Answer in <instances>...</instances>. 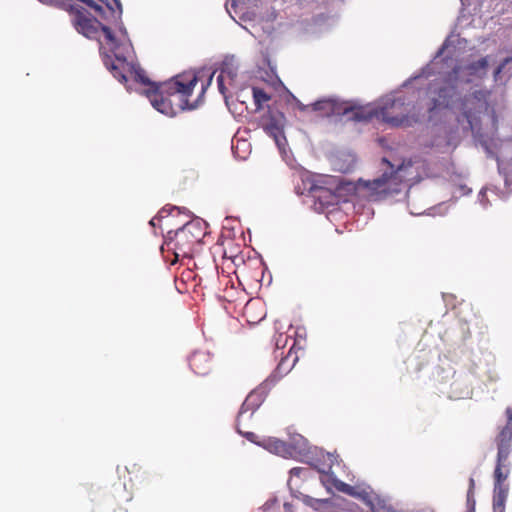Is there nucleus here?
Instances as JSON below:
<instances>
[{
    "label": "nucleus",
    "mask_w": 512,
    "mask_h": 512,
    "mask_svg": "<svg viewBox=\"0 0 512 512\" xmlns=\"http://www.w3.org/2000/svg\"><path fill=\"white\" fill-rule=\"evenodd\" d=\"M506 499V491L501 486H495V496L493 500V507L495 510H500L504 507Z\"/></svg>",
    "instance_id": "nucleus-18"
},
{
    "label": "nucleus",
    "mask_w": 512,
    "mask_h": 512,
    "mask_svg": "<svg viewBox=\"0 0 512 512\" xmlns=\"http://www.w3.org/2000/svg\"><path fill=\"white\" fill-rule=\"evenodd\" d=\"M253 395H250L247 397L245 402L243 403L239 416L242 417L244 413L251 407L253 409V403H252Z\"/></svg>",
    "instance_id": "nucleus-21"
},
{
    "label": "nucleus",
    "mask_w": 512,
    "mask_h": 512,
    "mask_svg": "<svg viewBox=\"0 0 512 512\" xmlns=\"http://www.w3.org/2000/svg\"><path fill=\"white\" fill-rule=\"evenodd\" d=\"M73 24L76 30L85 37L97 40L101 46H108L114 54L115 60L111 63L105 60V65L120 82H125L128 76L134 77L141 83L148 81L144 77V70L131 59L133 48L125 27L121 26L119 35L116 36L108 27L103 26L84 10L76 11Z\"/></svg>",
    "instance_id": "nucleus-2"
},
{
    "label": "nucleus",
    "mask_w": 512,
    "mask_h": 512,
    "mask_svg": "<svg viewBox=\"0 0 512 512\" xmlns=\"http://www.w3.org/2000/svg\"><path fill=\"white\" fill-rule=\"evenodd\" d=\"M244 435H245V437H246L248 440H250L251 442L256 443V435H255L254 433H252V432H247V433H245ZM258 443H259V442H257V444H258Z\"/></svg>",
    "instance_id": "nucleus-23"
},
{
    "label": "nucleus",
    "mask_w": 512,
    "mask_h": 512,
    "mask_svg": "<svg viewBox=\"0 0 512 512\" xmlns=\"http://www.w3.org/2000/svg\"><path fill=\"white\" fill-rule=\"evenodd\" d=\"M266 134L271 137L281 153L285 152L286 138L283 133V129L278 121L273 118L264 128Z\"/></svg>",
    "instance_id": "nucleus-11"
},
{
    "label": "nucleus",
    "mask_w": 512,
    "mask_h": 512,
    "mask_svg": "<svg viewBox=\"0 0 512 512\" xmlns=\"http://www.w3.org/2000/svg\"><path fill=\"white\" fill-rule=\"evenodd\" d=\"M258 445L262 446L266 450L282 457H292L293 452L291 448L283 441L276 438L264 439Z\"/></svg>",
    "instance_id": "nucleus-12"
},
{
    "label": "nucleus",
    "mask_w": 512,
    "mask_h": 512,
    "mask_svg": "<svg viewBox=\"0 0 512 512\" xmlns=\"http://www.w3.org/2000/svg\"><path fill=\"white\" fill-rule=\"evenodd\" d=\"M465 42L458 35H450L434 58L432 66L440 61H445L447 66L449 62L457 61V64L445 79L429 82L425 92L430 101L428 110L447 108L457 114L462 130L471 131L488 154L497 155L498 169L505 183L512 184V140L501 141L499 147L494 143L496 118L489 100L490 92L479 89L492 58L458 61L460 45Z\"/></svg>",
    "instance_id": "nucleus-1"
},
{
    "label": "nucleus",
    "mask_w": 512,
    "mask_h": 512,
    "mask_svg": "<svg viewBox=\"0 0 512 512\" xmlns=\"http://www.w3.org/2000/svg\"><path fill=\"white\" fill-rule=\"evenodd\" d=\"M485 198H486V191L482 190L479 194V201L483 204V206H486Z\"/></svg>",
    "instance_id": "nucleus-24"
},
{
    "label": "nucleus",
    "mask_w": 512,
    "mask_h": 512,
    "mask_svg": "<svg viewBox=\"0 0 512 512\" xmlns=\"http://www.w3.org/2000/svg\"><path fill=\"white\" fill-rule=\"evenodd\" d=\"M507 424L498 436V454H500V459H508L511 452V442H512V409L507 408Z\"/></svg>",
    "instance_id": "nucleus-9"
},
{
    "label": "nucleus",
    "mask_w": 512,
    "mask_h": 512,
    "mask_svg": "<svg viewBox=\"0 0 512 512\" xmlns=\"http://www.w3.org/2000/svg\"><path fill=\"white\" fill-rule=\"evenodd\" d=\"M284 362H285V361L283 360V361L278 365L277 370H278L279 372H285V373H286V372H288V369H285V368H284Z\"/></svg>",
    "instance_id": "nucleus-26"
},
{
    "label": "nucleus",
    "mask_w": 512,
    "mask_h": 512,
    "mask_svg": "<svg viewBox=\"0 0 512 512\" xmlns=\"http://www.w3.org/2000/svg\"><path fill=\"white\" fill-rule=\"evenodd\" d=\"M353 119L366 121L372 118L381 120L391 127H410L424 117L416 105L398 94H390L381 98L376 104L352 107Z\"/></svg>",
    "instance_id": "nucleus-4"
},
{
    "label": "nucleus",
    "mask_w": 512,
    "mask_h": 512,
    "mask_svg": "<svg viewBox=\"0 0 512 512\" xmlns=\"http://www.w3.org/2000/svg\"><path fill=\"white\" fill-rule=\"evenodd\" d=\"M293 456H300L303 461L314 466L320 473H330L336 456L334 454H324L317 447H310L308 441L301 435L292 438L291 444L288 445Z\"/></svg>",
    "instance_id": "nucleus-7"
},
{
    "label": "nucleus",
    "mask_w": 512,
    "mask_h": 512,
    "mask_svg": "<svg viewBox=\"0 0 512 512\" xmlns=\"http://www.w3.org/2000/svg\"><path fill=\"white\" fill-rule=\"evenodd\" d=\"M270 0H230L226 10L233 20L240 21H272L276 18L273 8H268Z\"/></svg>",
    "instance_id": "nucleus-6"
},
{
    "label": "nucleus",
    "mask_w": 512,
    "mask_h": 512,
    "mask_svg": "<svg viewBox=\"0 0 512 512\" xmlns=\"http://www.w3.org/2000/svg\"><path fill=\"white\" fill-rule=\"evenodd\" d=\"M334 486L338 491L362 500L372 512L381 510L389 512L390 510L387 500L375 493L369 486H351L337 479L334 480Z\"/></svg>",
    "instance_id": "nucleus-8"
},
{
    "label": "nucleus",
    "mask_w": 512,
    "mask_h": 512,
    "mask_svg": "<svg viewBox=\"0 0 512 512\" xmlns=\"http://www.w3.org/2000/svg\"><path fill=\"white\" fill-rule=\"evenodd\" d=\"M345 159L336 158L333 160V166L335 170L342 173L351 171L355 166V157L351 154L343 155Z\"/></svg>",
    "instance_id": "nucleus-16"
},
{
    "label": "nucleus",
    "mask_w": 512,
    "mask_h": 512,
    "mask_svg": "<svg viewBox=\"0 0 512 512\" xmlns=\"http://www.w3.org/2000/svg\"><path fill=\"white\" fill-rule=\"evenodd\" d=\"M302 501L310 508L314 510L325 509L327 502L321 499H314L309 496H303Z\"/></svg>",
    "instance_id": "nucleus-20"
},
{
    "label": "nucleus",
    "mask_w": 512,
    "mask_h": 512,
    "mask_svg": "<svg viewBox=\"0 0 512 512\" xmlns=\"http://www.w3.org/2000/svg\"><path fill=\"white\" fill-rule=\"evenodd\" d=\"M352 107H358L357 105H345L343 108L338 107V105L332 100H322L317 101L313 104V109L316 111H322L324 115L330 114H340L344 115L351 113V118H353Z\"/></svg>",
    "instance_id": "nucleus-10"
},
{
    "label": "nucleus",
    "mask_w": 512,
    "mask_h": 512,
    "mask_svg": "<svg viewBox=\"0 0 512 512\" xmlns=\"http://www.w3.org/2000/svg\"><path fill=\"white\" fill-rule=\"evenodd\" d=\"M40 1H41V2H43V3H46V2H47V0H40Z\"/></svg>",
    "instance_id": "nucleus-31"
},
{
    "label": "nucleus",
    "mask_w": 512,
    "mask_h": 512,
    "mask_svg": "<svg viewBox=\"0 0 512 512\" xmlns=\"http://www.w3.org/2000/svg\"><path fill=\"white\" fill-rule=\"evenodd\" d=\"M201 355H194L193 358H192V361H191V366L193 369L196 370V362H197V358L200 357Z\"/></svg>",
    "instance_id": "nucleus-27"
},
{
    "label": "nucleus",
    "mask_w": 512,
    "mask_h": 512,
    "mask_svg": "<svg viewBox=\"0 0 512 512\" xmlns=\"http://www.w3.org/2000/svg\"><path fill=\"white\" fill-rule=\"evenodd\" d=\"M431 68H427L423 70L422 74L415 76L414 78H411L409 81H407L404 85H412L413 87H419L425 85V82L430 75Z\"/></svg>",
    "instance_id": "nucleus-19"
},
{
    "label": "nucleus",
    "mask_w": 512,
    "mask_h": 512,
    "mask_svg": "<svg viewBox=\"0 0 512 512\" xmlns=\"http://www.w3.org/2000/svg\"><path fill=\"white\" fill-rule=\"evenodd\" d=\"M495 82H503L505 78L512 76V57L505 58L493 72Z\"/></svg>",
    "instance_id": "nucleus-15"
},
{
    "label": "nucleus",
    "mask_w": 512,
    "mask_h": 512,
    "mask_svg": "<svg viewBox=\"0 0 512 512\" xmlns=\"http://www.w3.org/2000/svg\"><path fill=\"white\" fill-rule=\"evenodd\" d=\"M507 461L508 459H500V454H497V465L494 473L496 479L495 486H501V482L507 478Z\"/></svg>",
    "instance_id": "nucleus-17"
},
{
    "label": "nucleus",
    "mask_w": 512,
    "mask_h": 512,
    "mask_svg": "<svg viewBox=\"0 0 512 512\" xmlns=\"http://www.w3.org/2000/svg\"><path fill=\"white\" fill-rule=\"evenodd\" d=\"M235 58L233 56L227 57L223 62L221 74L217 77V83L221 94H225V87L223 84L224 76L229 77L233 80L237 75V68L234 65Z\"/></svg>",
    "instance_id": "nucleus-13"
},
{
    "label": "nucleus",
    "mask_w": 512,
    "mask_h": 512,
    "mask_svg": "<svg viewBox=\"0 0 512 512\" xmlns=\"http://www.w3.org/2000/svg\"><path fill=\"white\" fill-rule=\"evenodd\" d=\"M443 133L444 135H437L431 145L441 152H448L451 148L456 146L458 136L456 133L447 134L446 130H444Z\"/></svg>",
    "instance_id": "nucleus-14"
},
{
    "label": "nucleus",
    "mask_w": 512,
    "mask_h": 512,
    "mask_svg": "<svg viewBox=\"0 0 512 512\" xmlns=\"http://www.w3.org/2000/svg\"><path fill=\"white\" fill-rule=\"evenodd\" d=\"M390 172H384L379 178L372 181L359 179L357 182L350 181L345 177H328L326 184L329 189L339 198L355 195L359 199L368 201H379L387 196L400 192L398 185L402 181H411L416 176L410 170L413 168L411 160L403 161L401 165L393 170V165L389 164Z\"/></svg>",
    "instance_id": "nucleus-3"
},
{
    "label": "nucleus",
    "mask_w": 512,
    "mask_h": 512,
    "mask_svg": "<svg viewBox=\"0 0 512 512\" xmlns=\"http://www.w3.org/2000/svg\"><path fill=\"white\" fill-rule=\"evenodd\" d=\"M144 77L148 81L143 84L149 86V88L145 90V94L151 105L160 113L170 117L176 114V110L172 105V100L168 99L164 95L165 93L177 98L182 110H193L199 106V99H201V96H198V99L194 102H190L188 100V97L192 94L197 84V77L195 75H180L161 84L160 86L150 82L145 75Z\"/></svg>",
    "instance_id": "nucleus-5"
},
{
    "label": "nucleus",
    "mask_w": 512,
    "mask_h": 512,
    "mask_svg": "<svg viewBox=\"0 0 512 512\" xmlns=\"http://www.w3.org/2000/svg\"><path fill=\"white\" fill-rule=\"evenodd\" d=\"M213 76H214V73H212V74L210 75V77H209V79H208V83H207V85H210V84H211V81H212V79H213Z\"/></svg>",
    "instance_id": "nucleus-30"
},
{
    "label": "nucleus",
    "mask_w": 512,
    "mask_h": 512,
    "mask_svg": "<svg viewBox=\"0 0 512 512\" xmlns=\"http://www.w3.org/2000/svg\"><path fill=\"white\" fill-rule=\"evenodd\" d=\"M187 226H188V224H186L183 227H181L180 229H178L177 232H176V235L178 236L179 234L184 233L186 228H187Z\"/></svg>",
    "instance_id": "nucleus-29"
},
{
    "label": "nucleus",
    "mask_w": 512,
    "mask_h": 512,
    "mask_svg": "<svg viewBox=\"0 0 512 512\" xmlns=\"http://www.w3.org/2000/svg\"><path fill=\"white\" fill-rule=\"evenodd\" d=\"M114 3L116 5L117 9L119 10V14H121L122 13V5H121L120 1L114 0Z\"/></svg>",
    "instance_id": "nucleus-28"
},
{
    "label": "nucleus",
    "mask_w": 512,
    "mask_h": 512,
    "mask_svg": "<svg viewBox=\"0 0 512 512\" xmlns=\"http://www.w3.org/2000/svg\"><path fill=\"white\" fill-rule=\"evenodd\" d=\"M254 98L257 102H260L261 100H266L267 96L266 94L261 90H254Z\"/></svg>",
    "instance_id": "nucleus-22"
},
{
    "label": "nucleus",
    "mask_w": 512,
    "mask_h": 512,
    "mask_svg": "<svg viewBox=\"0 0 512 512\" xmlns=\"http://www.w3.org/2000/svg\"><path fill=\"white\" fill-rule=\"evenodd\" d=\"M303 469L302 468H293L290 473L292 476H300V474L302 473Z\"/></svg>",
    "instance_id": "nucleus-25"
}]
</instances>
